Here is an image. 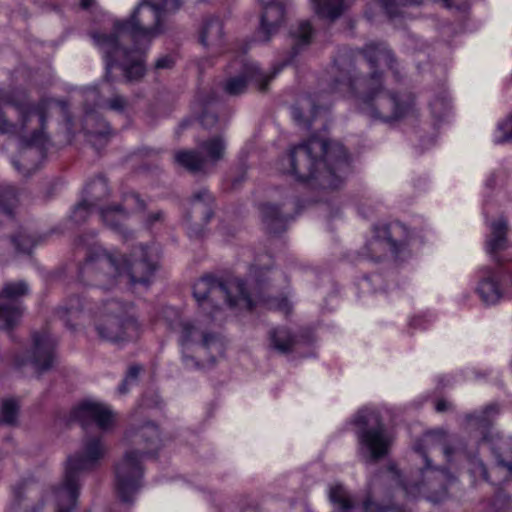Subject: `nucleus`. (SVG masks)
I'll list each match as a JSON object with an SVG mask.
<instances>
[{
	"instance_id": "864d4df0",
	"label": "nucleus",
	"mask_w": 512,
	"mask_h": 512,
	"mask_svg": "<svg viewBox=\"0 0 512 512\" xmlns=\"http://www.w3.org/2000/svg\"><path fill=\"white\" fill-rule=\"evenodd\" d=\"M132 384L128 379L124 378L122 383L118 387V391L120 394H125L129 391L128 385Z\"/></svg>"
},
{
	"instance_id": "680f3d73",
	"label": "nucleus",
	"mask_w": 512,
	"mask_h": 512,
	"mask_svg": "<svg viewBox=\"0 0 512 512\" xmlns=\"http://www.w3.org/2000/svg\"><path fill=\"white\" fill-rule=\"evenodd\" d=\"M240 182H241V180H234L233 185L235 186V185L239 184Z\"/></svg>"
},
{
	"instance_id": "8fccbe9b",
	"label": "nucleus",
	"mask_w": 512,
	"mask_h": 512,
	"mask_svg": "<svg viewBox=\"0 0 512 512\" xmlns=\"http://www.w3.org/2000/svg\"><path fill=\"white\" fill-rule=\"evenodd\" d=\"M509 502V497L502 493V492H499L495 498H494V501H493V505L496 509V511H500L502 509H504V507L508 504Z\"/></svg>"
},
{
	"instance_id": "603ef678",
	"label": "nucleus",
	"mask_w": 512,
	"mask_h": 512,
	"mask_svg": "<svg viewBox=\"0 0 512 512\" xmlns=\"http://www.w3.org/2000/svg\"><path fill=\"white\" fill-rule=\"evenodd\" d=\"M162 217H163L162 211H157V212H153V213L149 214V216L147 218V225L151 226L155 222L161 221Z\"/></svg>"
},
{
	"instance_id": "c756f323",
	"label": "nucleus",
	"mask_w": 512,
	"mask_h": 512,
	"mask_svg": "<svg viewBox=\"0 0 512 512\" xmlns=\"http://www.w3.org/2000/svg\"><path fill=\"white\" fill-rule=\"evenodd\" d=\"M199 40L205 47L220 46L223 40L222 21L218 17H206L199 31Z\"/></svg>"
},
{
	"instance_id": "473e14b6",
	"label": "nucleus",
	"mask_w": 512,
	"mask_h": 512,
	"mask_svg": "<svg viewBox=\"0 0 512 512\" xmlns=\"http://www.w3.org/2000/svg\"><path fill=\"white\" fill-rule=\"evenodd\" d=\"M290 34L293 38L292 51L295 56L301 49L311 43L313 28L309 21L303 20L295 28L291 29Z\"/></svg>"
},
{
	"instance_id": "aec40b11",
	"label": "nucleus",
	"mask_w": 512,
	"mask_h": 512,
	"mask_svg": "<svg viewBox=\"0 0 512 512\" xmlns=\"http://www.w3.org/2000/svg\"><path fill=\"white\" fill-rule=\"evenodd\" d=\"M121 275L127 273L134 284H148L156 270V264L150 259L146 246L135 247L129 258L120 259Z\"/></svg>"
},
{
	"instance_id": "e2e57ef3",
	"label": "nucleus",
	"mask_w": 512,
	"mask_h": 512,
	"mask_svg": "<svg viewBox=\"0 0 512 512\" xmlns=\"http://www.w3.org/2000/svg\"><path fill=\"white\" fill-rule=\"evenodd\" d=\"M296 204H297V202H296V201H293V202H292V206H293V207H295V206H296Z\"/></svg>"
},
{
	"instance_id": "de8ad7c7",
	"label": "nucleus",
	"mask_w": 512,
	"mask_h": 512,
	"mask_svg": "<svg viewBox=\"0 0 512 512\" xmlns=\"http://www.w3.org/2000/svg\"><path fill=\"white\" fill-rule=\"evenodd\" d=\"M173 66L174 59L170 55H163L155 61L153 65V70L160 71L164 69H171Z\"/></svg>"
},
{
	"instance_id": "bb28decb",
	"label": "nucleus",
	"mask_w": 512,
	"mask_h": 512,
	"mask_svg": "<svg viewBox=\"0 0 512 512\" xmlns=\"http://www.w3.org/2000/svg\"><path fill=\"white\" fill-rule=\"evenodd\" d=\"M502 272L503 266H499L497 270L492 267H483L480 270L477 292L486 305H494L498 303L502 297L498 283V275Z\"/></svg>"
},
{
	"instance_id": "f257e3e1",
	"label": "nucleus",
	"mask_w": 512,
	"mask_h": 512,
	"mask_svg": "<svg viewBox=\"0 0 512 512\" xmlns=\"http://www.w3.org/2000/svg\"><path fill=\"white\" fill-rule=\"evenodd\" d=\"M180 6L181 0H143L129 18L114 21L111 32H92L104 61L103 80L114 82L113 69L117 68L126 84L140 83L147 73L149 45L165 31L164 14Z\"/></svg>"
},
{
	"instance_id": "20e7f679",
	"label": "nucleus",
	"mask_w": 512,
	"mask_h": 512,
	"mask_svg": "<svg viewBox=\"0 0 512 512\" xmlns=\"http://www.w3.org/2000/svg\"><path fill=\"white\" fill-rule=\"evenodd\" d=\"M281 170L312 188L337 189L350 170L344 146L318 136L294 146L281 159Z\"/></svg>"
},
{
	"instance_id": "2f4dec72",
	"label": "nucleus",
	"mask_w": 512,
	"mask_h": 512,
	"mask_svg": "<svg viewBox=\"0 0 512 512\" xmlns=\"http://www.w3.org/2000/svg\"><path fill=\"white\" fill-rule=\"evenodd\" d=\"M316 14L334 21L338 19L346 9V0H312Z\"/></svg>"
},
{
	"instance_id": "b1692460",
	"label": "nucleus",
	"mask_w": 512,
	"mask_h": 512,
	"mask_svg": "<svg viewBox=\"0 0 512 512\" xmlns=\"http://www.w3.org/2000/svg\"><path fill=\"white\" fill-rule=\"evenodd\" d=\"M86 194L89 199H85L77 204L71 214V219L76 224L84 223L91 212L92 207L96 206L99 201L108 197L109 187L106 179L98 177L91 181L86 187Z\"/></svg>"
},
{
	"instance_id": "f704fd0d",
	"label": "nucleus",
	"mask_w": 512,
	"mask_h": 512,
	"mask_svg": "<svg viewBox=\"0 0 512 512\" xmlns=\"http://www.w3.org/2000/svg\"><path fill=\"white\" fill-rule=\"evenodd\" d=\"M82 309V300L78 296H74L69 299L67 304L57 309V315L67 327L73 329L74 325L71 324V321L77 319Z\"/></svg>"
},
{
	"instance_id": "a878e982",
	"label": "nucleus",
	"mask_w": 512,
	"mask_h": 512,
	"mask_svg": "<svg viewBox=\"0 0 512 512\" xmlns=\"http://www.w3.org/2000/svg\"><path fill=\"white\" fill-rule=\"evenodd\" d=\"M508 222L500 217L490 224V234L486 239V252L492 257L493 261L500 267L504 265V259L499 255L508 246L507 239Z\"/></svg>"
},
{
	"instance_id": "72a5a7b5",
	"label": "nucleus",
	"mask_w": 512,
	"mask_h": 512,
	"mask_svg": "<svg viewBox=\"0 0 512 512\" xmlns=\"http://www.w3.org/2000/svg\"><path fill=\"white\" fill-rule=\"evenodd\" d=\"M491 450L497 459L494 470L505 469L504 478H507L512 473V440H507L499 446H492Z\"/></svg>"
},
{
	"instance_id": "0e129e2a",
	"label": "nucleus",
	"mask_w": 512,
	"mask_h": 512,
	"mask_svg": "<svg viewBox=\"0 0 512 512\" xmlns=\"http://www.w3.org/2000/svg\"><path fill=\"white\" fill-rule=\"evenodd\" d=\"M114 221H116V222L119 221L118 216H114Z\"/></svg>"
},
{
	"instance_id": "c85d7f7f",
	"label": "nucleus",
	"mask_w": 512,
	"mask_h": 512,
	"mask_svg": "<svg viewBox=\"0 0 512 512\" xmlns=\"http://www.w3.org/2000/svg\"><path fill=\"white\" fill-rule=\"evenodd\" d=\"M263 13L261 16V25L259 35L262 41L267 42L274 35L284 20V7L280 3L271 2V4H262Z\"/></svg>"
},
{
	"instance_id": "f03ea898",
	"label": "nucleus",
	"mask_w": 512,
	"mask_h": 512,
	"mask_svg": "<svg viewBox=\"0 0 512 512\" xmlns=\"http://www.w3.org/2000/svg\"><path fill=\"white\" fill-rule=\"evenodd\" d=\"M361 54L369 63V75H360L355 63L343 57L335 62L337 72L332 90L352 97L358 109L373 119L391 122L403 118L412 108V97L384 90L382 73L378 70L383 63L396 81H400V65L393 51L385 43L372 42L363 47Z\"/></svg>"
},
{
	"instance_id": "7c9ffc66",
	"label": "nucleus",
	"mask_w": 512,
	"mask_h": 512,
	"mask_svg": "<svg viewBox=\"0 0 512 512\" xmlns=\"http://www.w3.org/2000/svg\"><path fill=\"white\" fill-rule=\"evenodd\" d=\"M269 339L270 345L282 354L291 352L298 343L297 336L286 327L271 330Z\"/></svg>"
},
{
	"instance_id": "58836bf2",
	"label": "nucleus",
	"mask_w": 512,
	"mask_h": 512,
	"mask_svg": "<svg viewBox=\"0 0 512 512\" xmlns=\"http://www.w3.org/2000/svg\"><path fill=\"white\" fill-rule=\"evenodd\" d=\"M40 239V237H36L26 230L21 229L16 235L11 237V242L18 252L30 253Z\"/></svg>"
},
{
	"instance_id": "49530a36",
	"label": "nucleus",
	"mask_w": 512,
	"mask_h": 512,
	"mask_svg": "<svg viewBox=\"0 0 512 512\" xmlns=\"http://www.w3.org/2000/svg\"><path fill=\"white\" fill-rule=\"evenodd\" d=\"M430 107L436 117H442L449 109V101L445 97L436 98Z\"/></svg>"
},
{
	"instance_id": "69168bd1",
	"label": "nucleus",
	"mask_w": 512,
	"mask_h": 512,
	"mask_svg": "<svg viewBox=\"0 0 512 512\" xmlns=\"http://www.w3.org/2000/svg\"><path fill=\"white\" fill-rule=\"evenodd\" d=\"M25 362H18V365L21 366V365H24Z\"/></svg>"
},
{
	"instance_id": "1a4fd4ad",
	"label": "nucleus",
	"mask_w": 512,
	"mask_h": 512,
	"mask_svg": "<svg viewBox=\"0 0 512 512\" xmlns=\"http://www.w3.org/2000/svg\"><path fill=\"white\" fill-rule=\"evenodd\" d=\"M193 295L201 309L212 319H214V311L219 307V300L225 302L230 308L251 310L254 306L245 282L240 279L226 284L212 276L202 277L194 284Z\"/></svg>"
},
{
	"instance_id": "9d476101",
	"label": "nucleus",
	"mask_w": 512,
	"mask_h": 512,
	"mask_svg": "<svg viewBox=\"0 0 512 512\" xmlns=\"http://www.w3.org/2000/svg\"><path fill=\"white\" fill-rule=\"evenodd\" d=\"M354 424L359 428V454L365 461L377 462L388 455L393 438L376 410H359L354 417Z\"/></svg>"
},
{
	"instance_id": "052dcab7",
	"label": "nucleus",
	"mask_w": 512,
	"mask_h": 512,
	"mask_svg": "<svg viewBox=\"0 0 512 512\" xmlns=\"http://www.w3.org/2000/svg\"><path fill=\"white\" fill-rule=\"evenodd\" d=\"M215 361H216V356H215V355L211 356V358H210V362H211L212 364H214V363H215Z\"/></svg>"
},
{
	"instance_id": "4468645a",
	"label": "nucleus",
	"mask_w": 512,
	"mask_h": 512,
	"mask_svg": "<svg viewBox=\"0 0 512 512\" xmlns=\"http://www.w3.org/2000/svg\"><path fill=\"white\" fill-rule=\"evenodd\" d=\"M29 284L24 280L10 281L0 290V328L11 330L20 322L24 312L22 298L29 295Z\"/></svg>"
},
{
	"instance_id": "5fc2aeb1",
	"label": "nucleus",
	"mask_w": 512,
	"mask_h": 512,
	"mask_svg": "<svg viewBox=\"0 0 512 512\" xmlns=\"http://www.w3.org/2000/svg\"><path fill=\"white\" fill-rule=\"evenodd\" d=\"M447 407H448V404L446 401L444 400H439L436 404V410L438 412H443L445 410H447Z\"/></svg>"
},
{
	"instance_id": "2eb2a0df",
	"label": "nucleus",
	"mask_w": 512,
	"mask_h": 512,
	"mask_svg": "<svg viewBox=\"0 0 512 512\" xmlns=\"http://www.w3.org/2000/svg\"><path fill=\"white\" fill-rule=\"evenodd\" d=\"M171 328L180 334L179 342L183 349H189L191 345L222 355L224 344L219 334L204 329L199 321L178 319Z\"/></svg>"
},
{
	"instance_id": "9b49d317",
	"label": "nucleus",
	"mask_w": 512,
	"mask_h": 512,
	"mask_svg": "<svg viewBox=\"0 0 512 512\" xmlns=\"http://www.w3.org/2000/svg\"><path fill=\"white\" fill-rule=\"evenodd\" d=\"M85 116L83 127L88 141L93 147L99 149L105 146L111 135L110 125L97 113L95 107H105L117 113H124L129 106L127 97L119 93H113L103 104L100 103L99 91L96 87H87L83 91Z\"/></svg>"
},
{
	"instance_id": "cd10ccee",
	"label": "nucleus",
	"mask_w": 512,
	"mask_h": 512,
	"mask_svg": "<svg viewBox=\"0 0 512 512\" xmlns=\"http://www.w3.org/2000/svg\"><path fill=\"white\" fill-rule=\"evenodd\" d=\"M327 109V106L318 105L313 99L306 97L292 108V115L298 125L311 129L317 118L325 117Z\"/></svg>"
},
{
	"instance_id": "a19ab883",
	"label": "nucleus",
	"mask_w": 512,
	"mask_h": 512,
	"mask_svg": "<svg viewBox=\"0 0 512 512\" xmlns=\"http://www.w3.org/2000/svg\"><path fill=\"white\" fill-rule=\"evenodd\" d=\"M14 498L10 505L9 512H40L41 507H32L31 509L24 503L23 487L14 488Z\"/></svg>"
},
{
	"instance_id": "39448f33",
	"label": "nucleus",
	"mask_w": 512,
	"mask_h": 512,
	"mask_svg": "<svg viewBox=\"0 0 512 512\" xmlns=\"http://www.w3.org/2000/svg\"><path fill=\"white\" fill-rule=\"evenodd\" d=\"M124 440L131 446L115 465V487L120 500L133 503L134 495L142 486L145 458L154 457L162 446L158 427L147 422L125 433Z\"/></svg>"
},
{
	"instance_id": "3c124183",
	"label": "nucleus",
	"mask_w": 512,
	"mask_h": 512,
	"mask_svg": "<svg viewBox=\"0 0 512 512\" xmlns=\"http://www.w3.org/2000/svg\"><path fill=\"white\" fill-rule=\"evenodd\" d=\"M141 370V366L132 365L129 367L125 378L128 379L133 384L137 381Z\"/></svg>"
},
{
	"instance_id": "0eeeda50",
	"label": "nucleus",
	"mask_w": 512,
	"mask_h": 512,
	"mask_svg": "<svg viewBox=\"0 0 512 512\" xmlns=\"http://www.w3.org/2000/svg\"><path fill=\"white\" fill-rule=\"evenodd\" d=\"M94 232L80 235L76 245L86 248L84 262L78 269V280L88 287L104 291L113 289L121 276L120 258L94 241Z\"/></svg>"
},
{
	"instance_id": "5701e85b",
	"label": "nucleus",
	"mask_w": 512,
	"mask_h": 512,
	"mask_svg": "<svg viewBox=\"0 0 512 512\" xmlns=\"http://www.w3.org/2000/svg\"><path fill=\"white\" fill-rule=\"evenodd\" d=\"M440 448L447 460L455 453L448 434L443 430H433L424 434L421 439L416 440L413 445L414 452L421 457L423 464H432L429 454L433 449Z\"/></svg>"
},
{
	"instance_id": "bf43d9fd",
	"label": "nucleus",
	"mask_w": 512,
	"mask_h": 512,
	"mask_svg": "<svg viewBox=\"0 0 512 512\" xmlns=\"http://www.w3.org/2000/svg\"><path fill=\"white\" fill-rule=\"evenodd\" d=\"M261 4H271V2H275V0H259Z\"/></svg>"
},
{
	"instance_id": "6e6d98bb",
	"label": "nucleus",
	"mask_w": 512,
	"mask_h": 512,
	"mask_svg": "<svg viewBox=\"0 0 512 512\" xmlns=\"http://www.w3.org/2000/svg\"><path fill=\"white\" fill-rule=\"evenodd\" d=\"M278 307L281 309V310H286V311H289L290 310V307H289V303L286 299H282L278 305Z\"/></svg>"
},
{
	"instance_id": "ddd939ff",
	"label": "nucleus",
	"mask_w": 512,
	"mask_h": 512,
	"mask_svg": "<svg viewBox=\"0 0 512 512\" xmlns=\"http://www.w3.org/2000/svg\"><path fill=\"white\" fill-rule=\"evenodd\" d=\"M226 143L222 136L202 141L195 150H180L175 153V162L190 173L208 174L224 158Z\"/></svg>"
},
{
	"instance_id": "412c9836",
	"label": "nucleus",
	"mask_w": 512,
	"mask_h": 512,
	"mask_svg": "<svg viewBox=\"0 0 512 512\" xmlns=\"http://www.w3.org/2000/svg\"><path fill=\"white\" fill-rule=\"evenodd\" d=\"M70 418L77 421L84 429L95 423L98 428L106 430L112 426L113 412L105 404L85 400L71 410Z\"/></svg>"
},
{
	"instance_id": "c03bdc74",
	"label": "nucleus",
	"mask_w": 512,
	"mask_h": 512,
	"mask_svg": "<svg viewBox=\"0 0 512 512\" xmlns=\"http://www.w3.org/2000/svg\"><path fill=\"white\" fill-rule=\"evenodd\" d=\"M498 130L502 132V136L496 140L497 143L512 140V114L505 121L499 123Z\"/></svg>"
},
{
	"instance_id": "7ed1b4c3",
	"label": "nucleus",
	"mask_w": 512,
	"mask_h": 512,
	"mask_svg": "<svg viewBox=\"0 0 512 512\" xmlns=\"http://www.w3.org/2000/svg\"><path fill=\"white\" fill-rule=\"evenodd\" d=\"M59 106L64 112L68 103L64 100L43 97L32 102L29 97L13 90L0 92V133L15 134L33 129L29 137L21 140L23 150L20 160H13L16 170L28 176L38 169L36 163H30L33 157L44 159L49 137L45 132L52 108Z\"/></svg>"
},
{
	"instance_id": "4be33fe9",
	"label": "nucleus",
	"mask_w": 512,
	"mask_h": 512,
	"mask_svg": "<svg viewBox=\"0 0 512 512\" xmlns=\"http://www.w3.org/2000/svg\"><path fill=\"white\" fill-rule=\"evenodd\" d=\"M33 346L28 362L38 371L44 372L52 367L57 339L48 329L32 333Z\"/></svg>"
},
{
	"instance_id": "dca6fc26",
	"label": "nucleus",
	"mask_w": 512,
	"mask_h": 512,
	"mask_svg": "<svg viewBox=\"0 0 512 512\" xmlns=\"http://www.w3.org/2000/svg\"><path fill=\"white\" fill-rule=\"evenodd\" d=\"M145 208L144 200L137 193L128 192L123 195L121 203L101 208L100 216L106 226L128 239L132 232L127 229L125 222L130 214L142 212Z\"/></svg>"
},
{
	"instance_id": "c9c22d12",
	"label": "nucleus",
	"mask_w": 512,
	"mask_h": 512,
	"mask_svg": "<svg viewBox=\"0 0 512 512\" xmlns=\"http://www.w3.org/2000/svg\"><path fill=\"white\" fill-rule=\"evenodd\" d=\"M17 203L16 188L11 185L0 186V222L2 218H11Z\"/></svg>"
},
{
	"instance_id": "4d7b16f0",
	"label": "nucleus",
	"mask_w": 512,
	"mask_h": 512,
	"mask_svg": "<svg viewBox=\"0 0 512 512\" xmlns=\"http://www.w3.org/2000/svg\"><path fill=\"white\" fill-rule=\"evenodd\" d=\"M94 0H81L80 5L83 9H88L92 6Z\"/></svg>"
},
{
	"instance_id": "423d86ee",
	"label": "nucleus",
	"mask_w": 512,
	"mask_h": 512,
	"mask_svg": "<svg viewBox=\"0 0 512 512\" xmlns=\"http://www.w3.org/2000/svg\"><path fill=\"white\" fill-rule=\"evenodd\" d=\"M106 452L107 448L100 436L84 437L81 450L70 455L66 460L63 481L53 489L54 512L75 510L80 494L82 475L96 469Z\"/></svg>"
},
{
	"instance_id": "f8f14e48",
	"label": "nucleus",
	"mask_w": 512,
	"mask_h": 512,
	"mask_svg": "<svg viewBox=\"0 0 512 512\" xmlns=\"http://www.w3.org/2000/svg\"><path fill=\"white\" fill-rule=\"evenodd\" d=\"M93 329L101 341L119 343L136 338L139 325L134 317L125 313L120 302L109 300L95 314Z\"/></svg>"
},
{
	"instance_id": "f3484780",
	"label": "nucleus",
	"mask_w": 512,
	"mask_h": 512,
	"mask_svg": "<svg viewBox=\"0 0 512 512\" xmlns=\"http://www.w3.org/2000/svg\"><path fill=\"white\" fill-rule=\"evenodd\" d=\"M214 202L215 199L207 188L193 192L185 215L190 237L200 238L203 236L205 226L214 215Z\"/></svg>"
},
{
	"instance_id": "6ab92c4d",
	"label": "nucleus",
	"mask_w": 512,
	"mask_h": 512,
	"mask_svg": "<svg viewBox=\"0 0 512 512\" xmlns=\"http://www.w3.org/2000/svg\"><path fill=\"white\" fill-rule=\"evenodd\" d=\"M284 65L285 63L279 65L271 73L267 74L262 72L256 63L245 62L240 75L227 79L224 84V91L231 96L240 95L246 91L247 84L250 81L255 82L258 85V89L265 92L268 90L269 82Z\"/></svg>"
},
{
	"instance_id": "79ce46f5",
	"label": "nucleus",
	"mask_w": 512,
	"mask_h": 512,
	"mask_svg": "<svg viewBox=\"0 0 512 512\" xmlns=\"http://www.w3.org/2000/svg\"><path fill=\"white\" fill-rule=\"evenodd\" d=\"M202 112L199 115V122L205 129H211L218 123V116L211 109L208 102H201Z\"/></svg>"
},
{
	"instance_id": "37998d69",
	"label": "nucleus",
	"mask_w": 512,
	"mask_h": 512,
	"mask_svg": "<svg viewBox=\"0 0 512 512\" xmlns=\"http://www.w3.org/2000/svg\"><path fill=\"white\" fill-rule=\"evenodd\" d=\"M469 464V471L475 478L481 477L485 481L495 484V482L489 478L487 468L480 458L477 456L471 457Z\"/></svg>"
},
{
	"instance_id": "6e6552de",
	"label": "nucleus",
	"mask_w": 512,
	"mask_h": 512,
	"mask_svg": "<svg viewBox=\"0 0 512 512\" xmlns=\"http://www.w3.org/2000/svg\"><path fill=\"white\" fill-rule=\"evenodd\" d=\"M383 477L398 485L407 497L414 499L422 496L435 504L448 498V487L454 481L453 475L447 469L432 464H423L419 468L417 479L409 481L403 478L395 464H389Z\"/></svg>"
},
{
	"instance_id": "ea45409f",
	"label": "nucleus",
	"mask_w": 512,
	"mask_h": 512,
	"mask_svg": "<svg viewBox=\"0 0 512 512\" xmlns=\"http://www.w3.org/2000/svg\"><path fill=\"white\" fill-rule=\"evenodd\" d=\"M381 7L389 17L399 14L400 8L408 5L419 4L420 0H378Z\"/></svg>"
},
{
	"instance_id": "4c0bfd02",
	"label": "nucleus",
	"mask_w": 512,
	"mask_h": 512,
	"mask_svg": "<svg viewBox=\"0 0 512 512\" xmlns=\"http://www.w3.org/2000/svg\"><path fill=\"white\" fill-rule=\"evenodd\" d=\"M19 404L15 399H4L0 406V423L7 426L18 425Z\"/></svg>"
},
{
	"instance_id": "a211bd4d",
	"label": "nucleus",
	"mask_w": 512,
	"mask_h": 512,
	"mask_svg": "<svg viewBox=\"0 0 512 512\" xmlns=\"http://www.w3.org/2000/svg\"><path fill=\"white\" fill-rule=\"evenodd\" d=\"M409 239V230L402 223L392 222L383 224L375 228V236L368 243L367 249L371 251V258L379 261L382 258V254H376V252L382 246H387L388 250L396 256L406 247Z\"/></svg>"
},
{
	"instance_id": "13d9d810",
	"label": "nucleus",
	"mask_w": 512,
	"mask_h": 512,
	"mask_svg": "<svg viewBox=\"0 0 512 512\" xmlns=\"http://www.w3.org/2000/svg\"><path fill=\"white\" fill-rule=\"evenodd\" d=\"M421 324H422V319L419 318V317L413 318L410 321V325L413 326V327L421 326Z\"/></svg>"
},
{
	"instance_id": "09e8293b",
	"label": "nucleus",
	"mask_w": 512,
	"mask_h": 512,
	"mask_svg": "<svg viewBox=\"0 0 512 512\" xmlns=\"http://www.w3.org/2000/svg\"><path fill=\"white\" fill-rule=\"evenodd\" d=\"M189 349H183L182 360L187 369H201L202 365L199 361L195 360L193 356L188 355Z\"/></svg>"
},
{
	"instance_id": "a18cd8bd",
	"label": "nucleus",
	"mask_w": 512,
	"mask_h": 512,
	"mask_svg": "<svg viewBox=\"0 0 512 512\" xmlns=\"http://www.w3.org/2000/svg\"><path fill=\"white\" fill-rule=\"evenodd\" d=\"M143 405L147 408L161 409L164 406L162 397L155 391L148 392L143 397Z\"/></svg>"
},
{
	"instance_id": "393cba45",
	"label": "nucleus",
	"mask_w": 512,
	"mask_h": 512,
	"mask_svg": "<svg viewBox=\"0 0 512 512\" xmlns=\"http://www.w3.org/2000/svg\"><path fill=\"white\" fill-rule=\"evenodd\" d=\"M286 206V203L279 206L270 202L260 206L262 221L268 233L276 235L286 231L289 221L294 219L288 210H283Z\"/></svg>"
},
{
	"instance_id": "e433bc0d",
	"label": "nucleus",
	"mask_w": 512,
	"mask_h": 512,
	"mask_svg": "<svg viewBox=\"0 0 512 512\" xmlns=\"http://www.w3.org/2000/svg\"><path fill=\"white\" fill-rule=\"evenodd\" d=\"M499 412L498 406L496 404H491L485 408L484 411H482L479 414H472L468 416L469 421H474L475 424L482 429V441L483 442H491L492 439L489 437L488 433L486 431L490 428L492 425V421L490 419V415L497 414Z\"/></svg>"
}]
</instances>
